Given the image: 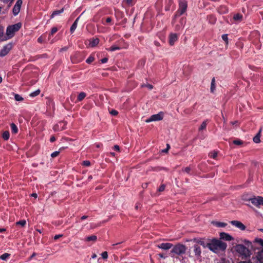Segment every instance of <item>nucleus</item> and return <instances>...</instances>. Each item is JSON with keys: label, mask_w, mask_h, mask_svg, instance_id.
Segmentation results:
<instances>
[{"label": "nucleus", "mask_w": 263, "mask_h": 263, "mask_svg": "<svg viewBox=\"0 0 263 263\" xmlns=\"http://www.w3.org/2000/svg\"><path fill=\"white\" fill-rule=\"evenodd\" d=\"M253 252L256 254V257L259 263H263V248H258L256 244H253L251 241L248 240V257Z\"/></svg>", "instance_id": "obj_1"}, {"label": "nucleus", "mask_w": 263, "mask_h": 263, "mask_svg": "<svg viewBox=\"0 0 263 263\" xmlns=\"http://www.w3.org/2000/svg\"><path fill=\"white\" fill-rule=\"evenodd\" d=\"M206 246L212 251L217 253L219 251H224L227 247V245L220 240L213 239L210 242L207 243Z\"/></svg>", "instance_id": "obj_2"}, {"label": "nucleus", "mask_w": 263, "mask_h": 263, "mask_svg": "<svg viewBox=\"0 0 263 263\" xmlns=\"http://www.w3.org/2000/svg\"><path fill=\"white\" fill-rule=\"evenodd\" d=\"M22 26L21 23L10 25L7 28L6 30V38L7 40L12 38L16 32L19 30Z\"/></svg>", "instance_id": "obj_3"}, {"label": "nucleus", "mask_w": 263, "mask_h": 263, "mask_svg": "<svg viewBox=\"0 0 263 263\" xmlns=\"http://www.w3.org/2000/svg\"><path fill=\"white\" fill-rule=\"evenodd\" d=\"M234 249L239 257H241L242 259H245L247 257V249L244 245H237Z\"/></svg>", "instance_id": "obj_4"}, {"label": "nucleus", "mask_w": 263, "mask_h": 263, "mask_svg": "<svg viewBox=\"0 0 263 263\" xmlns=\"http://www.w3.org/2000/svg\"><path fill=\"white\" fill-rule=\"evenodd\" d=\"M186 250V248L185 245L178 243L174 247L171 252L179 255L185 253Z\"/></svg>", "instance_id": "obj_5"}, {"label": "nucleus", "mask_w": 263, "mask_h": 263, "mask_svg": "<svg viewBox=\"0 0 263 263\" xmlns=\"http://www.w3.org/2000/svg\"><path fill=\"white\" fill-rule=\"evenodd\" d=\"M193 253L195 260L198 261L199 262L202 261V256H201V248L198 245H195L193 247Z\"/></svg>", "instance_id": "obj_6"}, {"label": "nucleus", "mask_w": 263, "mask_h": 263, "mask_svg": "<svg viewBox=\"0 0 263 263\" xmlns=\"http://www.w3.org/2000/svg\"><path fill=\"white\" fill-rule=\"evenodd\" d=\"M254 206L259 208L260 205H263V197L262 196H254L248 199Z\"/></svg>", "instance_id": "obj_7"}, {"label": "nucleus", "mask_w": 263, "mask_h": 263, "mask_svg": "<svg viewBox=\"0 0 263 263\" xmlns=\"http://www.w3.org/2000/svg\"><path fill=\"white\" fill-rule=\"evenodd\" d=\"M164 117V113L162 111L159 112L157 114H155L151 116L149 118L147 119L145 122L149 123L153 121H158L162 120Z\"/></svg>", "instance_id": "obj_8"}, {"label": "nucleus", "mask_w": 263, "mask_h": 263, "mask_svg": "<svg viewBox=\"0 0 263 263\" xmlns=\"http://www.w3.org/2000/svg\"><path fill=\"white\" fill-rule=\"evenodd\" d=\"M187 8V2L185 0H180L179 4V9L176 14V16L178 15H181L183 14Z\"/></svg>", "instance_id": "obj_9"}, {"label": "nucleus", "mask_w": 263, "mask_h": 263, "mask_svg": "<svg viewBox=\"0 0 263 263\" xmlns=\"http://www.w3.org/2000/svg\"><path fill=\"white\" fill-rule=\"evenodd\" d=\"M13 45L12 43H8L5 45L0 51V57H4L6 56L12 49Z\"/></svg>", "instance_id": "obj_10"}, {"label": "nucleus", "mask_w": 263, "mask_h": 263, "mask_svg": "<svg viewBox=\"0 0 263 263\" xmlns=\"http://www.w3.org/2000/svg\"><path fill=\"white\" fill-rule=\"evenodd\" d=\"M22 3V0H17L16 1L12 10L14 15L16 16L19 13Z\"/></svg>", "instance_id": "obj_11"}, {"label": "nucleus", "mask_w": 263, "mask_h": 263, "mask_svg": "<svg viewBox=\"0 0 263 263\" xmlns=\"http://www.w3.org/2000/svg\"><path fill=\"white\" fill-rule=\"evenodd\" d=\"M230 223L240 230L243 231L246 229V226L240 221L237 220L231 221Z\"/></svg>", "instance_id": "obj_12"}, {"label": "nucleus", "mask_w": 263, "mask_h": 263, "mask_svg": "<svg viewBox=\"0 0 263 263\" xmlns=\"http://www.w3.org/2000/svg\"><path fill=\"white\" fill-rule=\"evenodd\" d=\"M178 40V35L176 33H171L169 36V44L173 46Z\"/></svg>", "instance_id": "obj_13"}, {"label": "nucleus", "mask_w": 263, "mask_h": 263, "mask_svg": "<svg viewBox=\"0 0 263 263\" xmlns=\"http://www.w3.org/2000/svg\"><path fill=\"white\" fill-rule=\"evenodd\" d=\"M65 123L64 122H60L58 124L54 125L53 130L55 132L62 130L65 128Z\"/></svg>", "instance_id": "obj_14"}, {"label": "nucleus", "mask_w": 263, "mask_h": 263, "mask_svg": "<svg viewBox=\"0 0 263 263\" xmlns=\"http://www.w3.org/2000/svg\"><path fill=\"white\" fill-rule=\"evenodd\" d=\"M221 239H224L227 241H230L233 240V237L228 233L222 232L220 234Z\"/></svg>", "instance_id": "obj_15"}, {"label": "nucleus", "mask_w": 263, "mask_h": 263, "mask_svg": "<svg viewBox=\"0 0 263 263\" xmlns=\"http://www.w3.org/2000/svg\"><path fill=\"white\" fill-rule=\"evenodd\" d=\"M173 246V245L171 243H162L159 245H158V247L160 249H163V250H168L171 249Z\"/></svg>", "instance_id": "obj_16"}, {"label": "nucleus", "mask_w": 263, "mask_h": 263, "mask_svg": "<svg viewBox=\"0 0 263 263\" xmlns=\"http://www.w3.org/2000/svg\"><path fill=\"white\" fill-rule=\"evenodd\" d=\"M261 132V129L260 128L257 134L256 135V136L253 137V140L254 143H259L260 142V138Z\"/></svg>", "instance_id": "obj_17"}, {"label": "nucleus", "mask_w": 263, "mask_h": 263, "mask_svg": "<svg viewBox=\"0 0 263 263\" xmlns=\"http://www.w3.org/2000/svg\"><path fill=\"white\" fill-rule=\"evenodd\" d=\"M79 18H80V16L76 18V20L74 21V23L71 25L70 29V31L71 33H73L74 31V30H76V29L77 28Z\"/></svg>", "instance_id": "obj_18"}, {"label": "nucleus", "mask_w": 263, "mask_h": 263, "mask_svg": "<svg viewBox=\"0 0 263 263\" xmlns=\"http://www.w3.org/2000/svg\"><path fill=\"white\" fill-rule=\"evenodd\" d=\"M4 28L2 26H0V41H5L7 40L6 35L4 34Z\"/></svg>", "instance_id": "obj_19"}, {"label": "nucleus", "mask_w": 263, "mask_h": 263, "mask_svg": "<svg viewBox=\"0 0 263 263\" xmlns=\"http://www.w3.org/2000/svg\"><path fill=\"white\" fill-rule=\"evenodd\" d=\"M99 43V40L98 38L93 39L92 40L90 41L89 46L90 47H93L97 46Z\"/></svg>", "instance_id": "obj_20"}, {"label": "nucleus", "mask_w": 263, "mask_h": 263, "mask_svg": "<svg viewBox=\"0 0 263 263\" xmlns=\"http://www.w3.org/2000/svg\"><path fill=\"white\" fill-rule=\"evenodd\" d=\"M86 94L85 92H80L78 96L77 101L76 102V103L77 102L82 101L86 97Z\"/></svg>", "instance_id": "obj_21"}, {"label": "nucleus", "mask_w": 263, "mask_h": 263, "mask_svg": "<svg viewBox=\"0 0 263 263\" xmlns=\"http://www.w3.org/2000/svg\"><path fill=\"white\" fill-rule=\"evenodd\" d=\"M97 237L96 235H91L85 238V241H93L95 242L97 240Z\"/></svg>", "instance_id": "obj_22"}, {"label": "nucleus", "mask_w": 263, "mask_h": 263, "mask_svg": "<svg viewBox=\"0 0 263 263\" xmlns=\"http://www.w3.org/2000/svg\"><path fill=\"white\" fill-rule=\"evenodd\" d=\"M64 12V8L60 10L54 11L51 15V18H53L55 16L60 14Z\"/></svg>", "instance_id": "obj_23"}, {"label": "nucleus", "mask_w": 263, "mask_h": 263, "mask_svg": "<svg viewBox=\"0 0 263 263\" xmlns=\"http://www.w3.org/2000/svg\"><path fill=\"white\" fill-rule=\"evenodd\" d=\"M228 11V8L224 6H221L218 8V12L221 14L226 13Z\"/></svg>", "instance_id": "obj_24"}, {"label": "nucleus", "mask_w": 263, "mask_h": 263, "mask_svg": "<svg viewBox=\"0 0 263 263\" xmlns=\"http://www.w3.org/2000/svg\"><path fill=\"white\" fill-rule=\"evenodd\" d=\"M215 78H213L212 79L211 83V91L212 92H214L215 89Z\"/></svg>", "instance_id": "obj_25"}, {"label": "nucleus", "mask_w": 263, "mask_h": 263, "mask_svg": "<svg viewBox=\"0 0 263 263\" xmlns=\"http://www.w3.org/2000/svg\"><path fill=\"white\" fill-rule=\"evenodd\" d=\"M242 15L240 14H236L234 15L233 18L236 22H240L242 20Z\"/></svg>", "instance_id": "obj_26"}, {"label": "nucleus", "mask_w": 263, "mask_h": 263, "mask_svg": "<svg viewBox=\"0 0 263 263\" xmlns=\"http://www.w3.org/2000/svg\"><path fill=\"white\" fill-rule=\"evenodd\" d=\"M10 256V254L6 253L0 256V259L3 260H6L9 258Z\"/></svg>", "instance_id": "obj_27"}, {"label": "nucleus", "mask_w": 263, "mask_h": 263, "mask_svg": "<svg viewBox=\"0 0 263 263\" xmlns=\"http://www.w3.org/2000/svg\"><path fill=\"white\" fill-rule=\"evenodd\" d=\"M120 49L121 48L118 46L112 45L109 48L107 49V50L110 51H114L117 50H120Z\"/></svg>", "instance_id": "obj_28"}, {"label": "nucleus", "mask_w": 263, "mask_h": 263, "mask_svg": "<svg viewBox=\"0 0 263 263\" xmlns=\"http://www.w3.org/2000/svg\"><path fill=\"white\" fill-rule=\"evenodd\" d=\"M258 243L260 246L263 247V239L261 238H255L254 241H253V244H255V243Z\"/></svg>", "instance_id": "obj_29"}, {"label": "nucleus", "mask_w": 263, "mask_h": 263, "mask_svg": "<svg viewBox=\"0 0 263 263\" xmlns=\"http://www.w3.org/2000/svg\"><path fill=\"white\" fill-rule=\"evenodd\" d=\"M10 137V134L8 131H5L3 134V138L4 140H7Z\"/></svg>", "instance_id": "obj_30"}, {"label": "nucleus", "mask_w": 263, "mask_h": 263, "mask_svg": "<svg viewBox=\"0 0 263 263\" xmlns=\"http://www.w3.org/2000/svg\"><path fill=\"white\" fill-rule=\"evenodd\" d=\"M11 127L12 132L13 133L16 134L17 133V131H18L17 127L15 124L12 123L11 124Z\"/></svg>", "instance_id": "obj_31"}, {"label": "nucleus", "mask_w": 263, "mask_h": 263, "mask_svg": "<svg viewBox=\"0 0 263 263\" xmlns=\"http://www.w3.org/2000/svg\"><path fill=\"white\" fill-rule=\"evenodd\" d=\"M40 93V89H37L32 92H31L30 94V96L31 97H34L35 96H38Z\"/></svg>", "instance_id": "obj_32"}, {"label": "nucleus", "mask_w": 263, "mask_h": 263, "mask_svg": "<svg viewBox=\"0 0 263 263\" xmlns=\"http://www.w3.org/2000/svg\"><path fill=\"white\" fill-rule=\"evenodd\" d=\"M209 156L212 158L215 159L217 156V153L215 151L211 152L209 153Z\"/></svg>", "instance_id": "obj_33"}, {"label": "nucleus", "mask_w": 263, "mask_h": 263, "mask_svg": "<svg viewBox=\"0 0 263 263\" xmlns=\"http://www.w3.org/2000/svg\"><path fill=\"white\" fill-rule=\"evenodd\" d=\"M26 223V221L25 220H22L19 221H17L16 223V225H21L22 227H24Z\"/></svg>", "instance_id": "obj_34"}, {"label": "nucleus", "mask_w": 263, "mask_h": 263, "mask_svg": "<svg viewBox=\"0 0 263 263\" xmlns=\"http://www.w3.org/2000/svg\"><path fill=\"white\" fill-rule=\"evenodd\" d=\"M233 143L235 145H240L243 143V142L239 139H236L233 141Z\"/></svg>", "instance_id": "obj_35"}, {"label": "nucleus", "mask_w": 263, "mask_h": 263, "mask_svg": "<svg viewBox=\"0 0 263 263\" xmlns=\"http://www.w3.org/2000/svg\"><path fill=\"white\" fill-rule=\"evenodd\" d=\"M216 226L218 227H224L227 226V223L222 222H217L216 223Z\"/></svg>", "instance_id": "obj_36"}, {"label": "nucleus", "mask_w": 263, "mask_h": 263, "mask_svg": "<svg viewBox=\"0 0 263 263\" xmlns=\"http://www.w3.org/2000/svg\"><path fill=\"white\" fill-rule=\"evenodd\" d=\"M14 98H15V100L17 101H21L23 100V98L20 95H19L18 94L15 95Z\"/></svg>", "instance_id": "obj_37"}, {"label": "nucleus", "mask_w": 263, "mask_h": 263, "mask_svg": "<svg viewBox=\"0 0 263 263\" xmlns=\"http://www.w3.org/2000/svg\"><path fill=\"white\" fill-rule=\"evenodd\" d=\"M206 126V122L204 121L202 123V124L199 128V130H203V129H205Z\"/></svg>", "instance_id": "obj_38"}, {"label": "nucleus", "mask_w": 263, "mask_h": 263, "mask_svg": "<svg viewBox=\"0 0 263 263\" xmlns=\"http://www.w3.org/2000/svg\"><path fill=\"white\" fill-rule=\"evenodd\" d=\"M102 258L106 259L108 258V253L106 251L103 252L101 253Z\"/></svg>", "instance_id": "obj_39"}, {"label": "nucleus", "mask_w": 263, "mask_h": 263, "mask_svg": "<svg viewBox=\"0 0 263 263\" xmlns=\"http://www.w3.org/2000/svg\"><path fill=\"white\" fill-rule=\"evenodd\" d=\"M222 40L225 41V42L226 43V44H228V35L227 34H223L222 35Z\"/></svg>", "instance_id": "obj_40"}, {"label": "nucleus", "mask_w": 263, "mask_h": 263, "mask_svg": "<svg viewBox=\"0 0 263 263\" xmlns=\"http://www.w3.org/2000/svg\"><path fill=\"white\" fill-rule=\"evenodd\" d=\"M94 61V58L93 57H89L87 60H86V63L88 64H90L91 62H92Z\"/></svg>", "instance_id": "obj_41"}, {"label": "nucleus", "mask_w": 263, "mask_h": 263, "mask_svg": "<svg viewBox=\"0 0 263 263\" xmlns=\"http://www.w3.org/2000/svg\"><path fill=\"white\" fill-rule=\"evenodd\" d=\"M197 242H198L199 244H200V245H201V246H202L203 247H207V246H206V244H205V243H204V241H203V240H201V239L197 241Z\"/></svg>", "instance_id": "obj_42"}, {"label": "nucleus", "mask_w": 263, "mask_h": 263, "mask_svg": "<svg viewBox=\"0 0 263 263\" xmlns=\"http://www.w3.org/2000/svg\"><path fill=\"white\" fill-rule=\"evenodd\" d=\"M59 153H60V152L59 151L54 152L53 153H52L51 154V156L52 158H54V157L58 156L59 155Z\"/></svg>", "instance_id": "obj_43"}, {"label": "nucleus", "mask_w": 263, "mask_h": 263, "mask_svg": "<svg viewBox=\"0 0 263 263\" xmlns=\"http://www.w3.org/2000/svg\"><path fill=\"white\" fill-rule=\"evenodd\" d=\"M165 188V185L164 184H162L159 188L158 189V191L163 192Z\"/></svg>", "instance_id": "obj_44"}, {"label": "nucleus", "mask_w": 263, "mask_h": 263, "mask_svg": "<svg viewBox=\"0 0 263 263\" xmlns=\"http://www.w3.org/2000/svg\"><path fill=\"white\" fill-rule=\"evenodd\" d=\"M83 164L85 166H88L90 165V162L89 161H87V160L84 161L83 162Z\"/></svg>", "instance_id": "obj_45"}, {"label": "nucleus", "mask_w": 263, "mask_h": 263, "mask_svg": "<svg viewBox=\"0 0 263 263\" xmlns=\"http://www.w3.org/2000/svg\"><path fill=\"white\" fill-rule=\"evenodd\" d=\"M58 31V29L56 27H53L51 29V35H53V34H54L55 32H57Z\"/></svg>", "instance_id": "obj_46"}, {"label": "nucleus", "mask_w": 263, "mask_h": 263, "mask_svg": "<svg viewBox=\"0 0 263 263\" xmlns=\"http://www.w3.org/2000/svg\"><path fill=\"white\" fill-rule=\"evenodd\" d=\"M110 114H111L113 116H116L118 115V112L116 110H112L110 112Z\"/></svg>", "instance_id": "obj_47"}, {"label": "nucleus", "mask_w": 263, "mask_h": 263, "mask_svg": "<svg viewBox=\"0 0 263 263\" xmlns=\"http://www.w3.org/2000/svg\"><path fill=\"white\" fill-rule=\"evenodd\" d=\"M147 87L149 89H152L153 88V85H151V84H147V85H142V87Z\"/></svg>", "instance_id": "obj_48"}, {"label": "nucleus", "mask_w": 263, "mask_h": 263, "mask_svg": "<svg viewBox=\"0 0 263 263\" xmlns=\"http://www.w3.org/2000/svg\"><path fill=\"white\" fill-rule=\"evenodd\" d=\"M63 236V235L62 234H59V235H56L54 236V240H57L58 239L62 237Z\"/></svg>", "instance_id": "obj_49"}, {"label": "nucleus", "mask_w": 263, "mask_h": 263, "mask_svg": "<svg viewBox=\"0 0 263 263\" xmlns=\"http://www.w3.org/2000/svg\"><path fill=\"white\" fill-rule=\"evenodd\" d=\"M183 171L187 173H189L191 171V168L190 167H186L183 170Z\"/></svg>", "instance_id": "obj_50"}, {"label": "nucleus", "mask_w": 263, "mask_h": 263, "mask_svg": "<svg viewBox=\"0 0 263 263\" xmlns=\"http://www.w3.org/2000/svg\"><path fill=\"white\" fill-rule=\"evenodd\" d=\"M2 2L4 3H7L8 2H10V4L13 2L14 0H1Z\"/></svg>", "instance_id": "obj_51"}, {"label": "nucleus", "mask_w": 263, "mask_h": 263, "mask_svg": "<svg viewBox=\"0 0 263 263\" xmlns=\"http://www.w3.org/2000/svg\"><path fill=\"white\" fill-rule=\"evenodd\" d=\"M107 61L108 59L106 58H104L101 60L102 63H105L107 62Z\"/></svg>", "instance_id": "obj_52"}, {"label": "nucleus", "mask_w": 263, "mask_h": 263, "mask_svg": "<svg viewBox=\"0 0 263 263\" xmlns=\"http://www.w3.org/2000/svg\"><path fill=\"white\" fill-rule=\"evenodd\" d=\"M111 22V17H108L106 18V20H105V22H106V23H110Z\"/></svg>", "instance_id": "obj_53"}, {"label": "nucleus", "mask_w": 263, "mask_h": 263, "mask_svg": "<svg viewBox=\"0 0 263 263\" xmlns=\"http://www.w3.org/2000/svg\"><path fill=\"white\" fill-rule=\"evenodd\" d=\"M37 41L39 43H42L43 42V39L42 37V36H40L38 39H37Z\"/></svg>", "instance_id": "obj_54"}, {"label": "nucleus", "mask_w": 263, "mask_h": 263, "mask_svg": "<svg viewBox=\"0 0 263 263\" xmlns=\"http://www.w3.org/2000/svg\"><path fill=\"white\" fill-rule=\"evenodd\" d=\"M114 149L115 150V151H120V147L118 145H116L114 146Z\"/></svg>", "instance_id": "obj_55"}, {"label": "nucleus", "mask_w": 263, "mask_h": 263, "mask_svg": "<svg viewBox=\"0 0 263 263\" xmlns=\"http://www.w3.org/2000/svg\"><path fill=\"white\" fill-rule=\"evenodd\" d=\"M252 164L253 165H254V166H257V165H258V162H256V161H252Z\"/></svg>", "instance_id": "obj_56"}, {"label": "nucleus", "mask_w": 263, "mask_h": 263, "mask_svg": "<svg viewBox=\"0 0 263 263\" xmlns=\"http://www.w3.org/2000/svg\"><path fill=\"white\" fill-rule=\"evenodd\" d=\"M31 196L35 198H36L37 197V194L36 193H32L31 194Z\"/></svg>", "instance_id": "obj_57"}, {"label": "nucleus", "mask_w": 263, "mask_h": 263, "mask_svg": "<svg viewBox=\"0 0 263 263\" xmlns=\"http://www.w3.org/2000/svg\"><path fill=\"white\" fill-rule=\"evenodd\" d=\"M55 138L54 137H51L50 141L52 142H54L55 141Z\"/></svg>", "instance_id": "obj_58"}, {"label": "nucleus", "mask_w": 263, "mask_h": 263, "mask_svg": "<svg viewBox=\"0 0 263 263\" xmlns=\"http://www.w3.org/2000/svg\"><path fill=\"white\" fill-rule=\"evenodd\" d=\"M36 255V254L35 253H33L32 255L30 257V258L29 259H31V258H32L33 257H34L35 255Z\"/></svg>", "instance_id": "obj_59"}, {"label": "nucleus", "mask_w": 263, "mask_h": 263, "mask_svg": "<svg viewBox=\"0 0 263 263\" xmlns=\"http://www.w3.org/2000/svg\"><path fill=\"white\" fill-rule=\"evenodd\" d=\"M87 217H88L87 216L84 215V216H83L82 217H81V219L84 220V219H86Z\"/></svg>", "instance_id": "obj_60"}, {"label": "nucleus", "mask_w": 263, "mask_h": 263, "mask_svg": "<svg viewBox=\"0 0 263 263\" xmlns=\"http://www.w3.org/2000/svg\"><path fill=\"white\" fill-rule=\"evenodd\" d=\"M155 45H156L157 46H160V44H159V43L158 42H157V41H155Z\"/></svg>", "instance_id": "obj_61"}, {"label": "nucleus", "mask_w": 263, "mask_h": 263, "mask_svg": "<svg viewBox=\"0 0 263 263\" xmlns=\"http://www.w3.org/2000/svg\"><path fill=\"white\" fill-rule=\"evenodd\" d=\"M167 151H168V148H165V149H163V150L162 151V152L163 153H167Z\"/></svg>", "instance_id": "obj_62"}, {"label": "nucleus", "mask_w": 263, "mask_h": 263, "mask_svg": "<svg viewBox=\"0 0 263 263\" xmlns=\"http://www.w3.org/2000/svg\"><path fill=\"white\" fill-rule=\"evenodd\" d=\"M97 255H96V254H93L92 255V257H92V258L95 259V258H96L97 257Z\"/></svg>", "instance_id": "obj_63"}, {"label": "nucleus", "mask_w": 263, "mask_h": 263, "mask_svg": "<svg viewBox=\"0 0 263 263\" xmlns=\"http://www.w3.org/2000/svg\"><path fill=\"white\" fill-rule=\"evenodd\" d=\"M5 231V229H0V232H3Z\"/></svg>", "instance_id": "obj_64"}]
</instances>
